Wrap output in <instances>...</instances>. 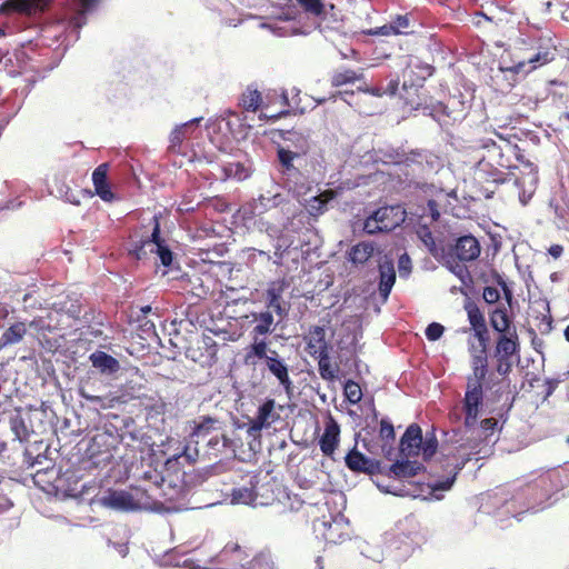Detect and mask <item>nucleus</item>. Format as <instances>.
<instances>
[{
	"mask_svg": "<svg viewBox=\"0 0 569 569\" xmlns=\"http://www.w3.org/2000/svg\"><path fill=\"white\" fill-rule=\"evenodd\" d=\"M307 343V351L329 350L330 347L326 341V328L323 326H311L308 333L303 337Z\"/></svg>",
	"mask_w": 569,
	"mask_h": 569,
	"instance_id": "45",
	"label": "nucleus"
},
{
	"mask_svg": "<svg viewBox=\"0 0 569 569\" xmlns=\"http://www.w3.org/2000/svg\"><path fill=\"white\" fill-rule=\"evenodd\" d=\"M202 120V117H196L183 123L177 124L169 136V149L177 151L180 149L184 140L198 137V133L200 132L199 127Z\"/></svg>",
	"mask_w": 569,
	"mask_h": 569,
	"instance_id": "27",
	"label": "nucleus"
},
{
	"mask_svg": "<svg viewBox=\"0 0 569 569\" xmlns=\"http://www.w3.org/2000/svg\"><path fill=\"white\" fill-rule=\"evenodd\" d=\"M248 558L246 551L238 543H227L219 553L209 558L213 569H234L243 565Z\"/></svg>",
	"mask_w": 569,
	"mask_h": 569,
	"instance_id": "21",
	"label": "nucleus"
},
{
	"mask_svg": "<svg viewBox=\"0 0 569 569\" xmlns=\"http://www.w3.org/2000/svg\"><path fill=\"white\" fill-rule=\"evenodd\" d=\"M207 448L208 453L214 457H218L219 455L223 453L224 451L229 450L230 453L234 455L236 452V445L233 440L226 437L224 435L218 436L214 435L210 437L207 440Z\"/></svg>",
	"mask_w": 569,
	"mask_h": 569,
	"instance_id": "47",
	"label": "nucleus"
},
{
	"mask_svg": "<svg viewBox=\"0 0 569 569\" xmlns=\"http://www.w3.org/2000/svg\"><path fill=\"white\" fill-rule=\"evenodd\" d=\"M423 469V465L417 460L403 458L396 460L389 467H383V473L392 479H407L417 476Z\"/></svg>",
	"mask_w": 569,
	"mask_h": 569,
	"instance_id": "31",
	"label": "nucleus"
},
{
	"mask_svg": "<svg viewBox=\"0 0 569 569\" xmlns=\"http://www.w3.org/2000/svg\"><path fill=\"white\" fill-rule=\"evenodd\" d=\"M489 323L499 333L493 349V358L520 357V342L516 329L511 331L512 318L505 306H498L489 312Z\"/></svg>",
	"mask_w": 569,
	"mask_h": 569,
	"instance_id": "8",
	"label": "nucleus"
},
{
	"mask_svg": "<svg viewBox=\"0 0 569 569\" xmlns=\"http://www.w3.org/2000/svg\"><path fill=\"white\" fill-rule=\"evenodd\" d=\"M217 422L218 420L210 416L201 417L200 421L196 422L192 428V436H196L198 439H204L209 436L210 431L213 429V425Z\"/></svg>",
	"mask_w": 569,
	"mask_h": 569,
	"instance_id": "56",
	"label": "nucleus"
},
{
	"mask_svg": "<svg viewBox=\"0 0 569 569\" xmlns=\"http://www.w3.org/2000/svg\"><path fill=\"white\" fill-rule=\"evenodd\" d=\"M375 212L378 222L382 224L387 232L401 226L407 218V211L401 204L383 206L376 209Z\"/></svg>",
	"mask_w": 569,
	"mask_h": 569,
	"instance_id": "30",
	"label": "nucleus"
},
{
	"mask_svg": "<svg viewBox=\"0 0 569 569\" xmlns=\"http://www.w3.org/2000/svg\"><path fill=\"white\" fill-rule=\"evenodd\" d=\"M343 396L351 405H357L362 399V391L358 382L347 379L343 383Z\"/></svg>",
	"mask_w": 569,
	"mask_h": 569,
	"instance_id": "54",
	"label": "nucleus"
},
{
	"mask_svg": "<svg viewBox=\"0 0 569 569\" xmlns=\"http://www.w3.org/2000/svg\"><path fill=\"white\" fill-rule=\"evenodd\" d=\"M405 104L411 110L420 111L423 116L431 117L439 123L442 118L451 117L449 107L443 102L436 100L428 93V91L421 92L420 96L416 94V97H407V102Z\"/></svg>",
	"mask_w": 569,
	"mask_h": 569,
	"instance_id": "18",
	"label": "nucleus"
},
{
	"mask_svg": "<svg viewBox=\"0 0 569 569\" xmlns=\"http://www.w3.org/2000/svg\"><path fill=\"white\" fill-rule=\"evenodd\" d=\"M359 79L356 71L347 69L341 72H337L332 76L331 83L333 87H341L348 83H353Z\"/></svg>",
	"mask_w": 569,
	"mask_h": 569,
	"instance_id": "62",
	"label": "nucleus"
},
{
	"mask_svg": "<svg viewBox=\"0 0 569 569\" xmlns=\"http://www.w3.org/2000/svg\"><path fill=\"white\" fill-rule=\"evenodd\" d=\"M528 169V172L522 174V177L517 178L513 177L512 182L519 192V201L522 206L528 204L531 200L538 184V170L532 163L528 162L525 166Z\"/></svg>",
	"mask_w": 569,
	"mask_h": 569,
	"instance_id": "26",
	"label": "nucleus"
},
{
	"mask_svg": "<svg viewBox=\"0 0 569 569\" xmlns=\"http://www.w3.org/2000/svg\"><path fill=\"white\" fill-rule=\"evenodd\" d=\"M452 260H453L452 262L450 260L447 261L449 270L455 276H457L462 283L466 284V280L467 279L470 280V273H469L467 267L461 263L462 261H459V260L456 261L455 259H452Z\"/></svg>",
	"mask_w": 569,
	"mask_h": 569,
	"instance_id": "64",
	"label": "nucleus"
},
{
	"mask_svg": "<svg viewBox=\"0 0 569 569\" xmlns=\"http://www.w3.org/2000/svg\"><path fill=\"white\" fill-rule=\"evenodd\" d=\"M346 467L355 473H365L370 477L383 473V466L380 460L370 458L358 450L355 445L345 456Z\"/></svg>",
	"mask_w": 569,
	"mask_h": 569,
	"instance_id": "19",
	"label": "nucleus"
},
{
	"mask_svg": "<svg viewBox=\"0 0 569 569\" xmlns=\"http://www.w3.org/2000/svg\"><path fill=\"white\" fill-rule=\"evenodd\" d=\"M147 243L149 244V249L151 247H157L158 244L166 243V239L161 234V226L159 216L154 214L152 217V230L150 234H143Z\"/></svg>",
	"mask_w": 569,
	"mask_h": 569,
	"instance_id": "55",
	"label": "nucleus"
},
{
	"mask_svg": "<svg viewBox=\"0 0 569 569\" xmlns=\"http://www.w3.org/2000/svg\"><path fill=\"white\" fill-rule=\"evenodd\" d=\"M58 311L67 315V317L70 319L78 320L80 319L81 315V306L79 300L69 299L59 303Z\"/></svg>",
	"mask_w": 569,
	"mask_h": 569,
	"instance_id": "58",
	"label": "nucleus"
},
{
	"mask_svg": "<svg viewBox=\"0 0 569 569\" xmlns=\"http://www.w3.org/2000/svg\"><path fill=\"white\" fill-rule=\"evenodd\" d=\"M263 362V368L272 376L287 393L293 389V382L289 375V366L277 350L270 349L268 341L251 342L244 353L243 362L247 366H258Z\"/></svg>",
	"mask_w": 569,
	"mask_h": 569,
	"instance_id": "5",
	"label": "nucleus"
},
{
	"mask_svg": "<svg viewBox=\"0 0 569 569\" xmlns=\"http://www.w3.org/2000/svg\"><path fill=\"white\" fill-rule=\"evenodd\" d=\"M248 317L251 318L253 325L250 331L251 342L267 341V336L272 335L284 319L277 317L276 311L266 306L261 310L251 311Z\"/></svg>",
	"mask_w": 569,
	"mask_h": 569,
	"instance_id": "17",
	"label": "nucleus"
},
{
	"mask_svg": "<svg viewBox=\"0 0 569 569\" xmlns=\"http://www.w3.org/2000/svg\"><path fill=\"white\" fill-rule=\"evenodd\" d=\"M403 167V177L399 180L402 191L427 197H433L441 191L435 183L428 181V178L436 174L442 167L441 159L433 152L426 149L411 150L407 154Z\"/></svg>",
	"mask_w": 569,
	"mask_h": 569,
	"instance_id": "4",
	"label": "nucleus"
},
{
	"mask_svg": "<svg viewBox=\"0 0 569 569\" xmlns=\"http://www.w3.org/2000/svg\"><path fill=\"white\" fill-rule=\"evenodd\" d=\"M422 447V429L417 423L407 427L399 440V455L403 458L418 457Z\"/></svg>",
	"mask_w": 569,
	"mask_h": 569,
	"instance_id": "23",
	"label": "nucleus"
},
{
	"mask_svg": "<svg viewBox=\"0 0 569 569\" xmlns=\"http://www.w3.org/2000/svg\"><path fill=\"white\" fill-rule=\"evenodd\" d=\"M219 131L223 129L234 139H244L251 126L244 122L238 112L227 110L217 120Z\"/></svg>",
	"mask_w": 569,
	"mask_h": 569,
	"instance_id": "25",
	"label": "nucleus"
},
{
	"mask_svg": "<svg viewBox=\"0 0 569 569\" xmlns=\"http://www.w3.org/2000/svg\"><path fill=\"white\" fill-rule=\"evenodd\" d=\"M276 150V170L283 182L297 192L309 189L315 177H322L327 162L323 153L310 154V159L293 153L284 148Z\"/></svg>",
	"mask_w": 569,
	"mask_h": 569,
	"instance_id": "3",
	"label": "nucleus"
},
{
	"mask_svg": "<svg viewBox=\"0 0 569 569\" xmlns=\"http://www.w3.org/2000/svg\"><path fill=\"white\" fill-rule=\"evenodd\" d=\"M267 233L269 237L276 238V243L273 244L274 252H273V264L277 267L282 266V260L284 257V253L290 248V241L287 236L282 233V231L277 228L276 226H268L267 227Z\"/></svg>",
	"mask_w": 569,
	"mask_h": 569,
	"instance_id": "43",
	"label": "nucleus"
},
{
	"mask_svg": "<svg viewBox=\"0 0 569 569\" xmlns=\"http://www.w3.org/2000/svg\"><path fill=\"white\" fill-rule=\"evenodd\" d=\"M100 0H73V12L70 24L76 40L79 39L80 29L87 23V16L96 10Z\"/></svg>",
	"mask_w": 569,
	"mask_h": 569,
	"instance_id": "34",
	"label": "nucleus"
},
{
	"mask_svg": "<svg viewBox=\"0 0 569 569\" xmlns=\"http://www.w3.org/2000/svg\"><path fill=\"white\" fill-rule=\"evenodd\" d=\"M310 356L318 360V371L321 379L328 382H336L341 378V371L337 363H331L329 350L310 351Z\"/></svg>",
	"mask_w": 569,
	"mask_h": 569,
	"instance_id": "35",
	"label": "nucleus"
},
{
	"mask_svg": "<svg viewBox=\"0 0 569 569\" xmlns=\"http://www.w3.org/2000/svg\"><path fill=\"white\" fill-rule=\"evenodd\" d=\"M149 251L150 253L156 254L159 266L164 268L162 276L168 274L170 271L180 269L177 256L167 242L158 244L157 247H151Z\"/></svg>",
	"mask_w": 569,
	"mask_h": 569,
	"instance_id": "40",
	"label": "nucleus"
},
{
	"mask_svg": "<svg viewBox=\"0 0 569 569\" xmlns=\"http://www.w3.org/2000/svg\"><path fill=\"white\" fill-rule=\"evenodd\" d=\"M286 287L284 280L272 281L264 292V306L272 308L280 318H287L289 313V308L282 299Z\"/></svg>",
	"mask_w": 569,
	"mask_h": 569,
	"instance_id": "29",
	"label": "nucleus"
},
{
	"mask_svg": "<svg viewBox=\"0 0 569 569\" xmlns=\"http://www.w3.org/2000/svg\"><path fill=\"white\" fill-rule=\"evenodd\" d=\"M96 432L87 447L86 455L90 467L103 468L113 460V451L118 445L113 442V438Z\"/></svg>",
	"mask_w": 569,
	"mask_h": 569,
	"instance_id": "15",
	"label": "nucleus"
},
{
	"mask_svg": "<svg viewBox=\"0 0 569 569\" xmlns=\"http://www.w3.org/2000/svg\"><path fill=\"white\" fill-rule=\"evenodd\" d=\"M463 309L467 312L468 321L470 323L471 330L473 331V336L479 342L478 350H476L473 345L469 347V350L471 351L470 363L471 366L488 367V346L490 342V333L485 315L478 305L471 299H466Z\"/></svg>",
	"mask_w": 569,
	"mask_h": 569,
	"instance_id": "9",
	"label": "nucleus"
},
{
	"mask_svg": "<svg viewBox=\"0 0 569 569\" xmlns=\"http://www.w3.org/2000/svg\"><path fill=\"white\" fill-rule=\"evenodd\" d=\"M373 251L375 247L371 242H358L349 249L348 260L353 264H363L372 257Z\"/></svg>",
	"mask_w": 569,
	"mask_h": 569,
	"instance_id": "46",
	"label": "nucleus"
},
{
	"mask_svg": "<svg viewBox=\"0 0 569 569\" xmlns=\"http://www.w3.org/2000/svg\"><path fill=\"white\" fill-rule=\"evenodd\" d=\"M438 449V440L436 437L435 429L427 431L426 435H422V447L421 455L423 460H429L437 452Z\"/></svg>",
	"mask_w": 569,
	"mask_h": 569,
	"instance_id": "53",
	"label": "nucleus"
},
{
	"mask_svg": "<svg viewBox=\"0 0 569 569\" xmlns=\"http://www.w3.org/2000/svg\"><path fill=\"white\" fill-rule=\"evenodd\" d=\"M27 419L28 418L21 412V410H17V412L10 417V428L16 438L21 442L28 440L31 432V428L28 426Z\"/></svg>",
	"mask_w": 569,
	"mask_h": 569,
	"instance_id": "49",
	"label": "nucleus"
},
{
	"mask_svg": "<svg viewBox=\"0 0 569 569\" xmlns=\"http://www.w3.org/2000/svg\"><path fill=\"white\" fill-rule=\"evenodd\" d=\"M161 482L162 485L168 482V488L163 491V496L166 497V501L168 503V511L179 512L198 508L191 502V489L189 485L192 482V480L190 476L186 475V472H183L182 483L178 487V489L177 485L172 483V481H168L164 476H161Z\"/></svg>",
	"mask_w": 569,
	"mask_h": 569,
	"instance_id": "14",
	"label": "nucleus"
},
{
	"mask_svg": "<svg viewBox=\"0 0 569 569\" xmlns=\"http://www.w3.org/2000/svg\"><path fill=\"white\" fill-rule=\"evenodd\" d=\"M234 569H277V566L270 552L261 551L250 560L247 558L242 566Z\"/></svg>",
	"mask_w": 569,
	"mask_h": 569,
	"instance_id": "48",
	"label": "nucleus"
},
{
	"mask_svg": "<svg viewBox=\"0 0 569 569\" xmlns=\"http://www.w3.org/2000/svg\"><path fill=\"white\" fill-rule=\"evenodd\" d=\"M481 279L483 280V282L488 283L490 281L495 282L498 287H500L502 293H503V298L505 300L508 302V305L510 306L513 301V292H512V289L511 287L507 283V281L505 280V278L502 277V274H500L498 271L496 270H492L490 276H486V274H482L481 276Z\"/></svg>",
	"mask_w": 569,
	"mask_h": 569,
	"instance_id": "50",
	"label": "nucleus"
},
{
	"mask_svg": "<svg viewBox=\"0 0 569 569\" xmlns=\"http://www.w3.org/2000/svg\"><path fill=\"white\" fill-rule=\"evenodd\" d=\"M481 247L472 234H465L456 239L449 250L451 259L459 261H473L480 256Z\"/></svg>",
	"mask_w": 569,
	"mask_h": 569,
	"instance_id": "24",
	"label": "nucleus"
},
{
	"mask_svg": "<svg viewBox=\"0 0 569 569\" xmlns=\"http://www.w3.org/2000/svg\"><path fill=\"white\" fill-rule=\"evenodd\" d=\"M274 149L284 148L296 154L310 159V154L323 153L321 149H315L307 129H276L272 132Z\"/></svg>",
	"mask_w": 569,
	"mask_h": 569,
	"instance_id": "11",
	"label": "nucleus"
},
{
	"mask_svg": "<svg viewBox=\"0 0 569 569\" xmlns=\"http://www.w3.org/2000/svg\"><path fill=\"white\" fill-rule=\"evenodd\" d=\"M500 430L499 421L495 418H486L472 427H463V430H452L453 437H458L461 442H472L477 449V456L482 452V445L488 446L492 442L493 433Z\"/></svg>",
	"mask_w": 569,
	"mask_h": 569,
	"instance_id": "13",
	"label": "nucleus"
},
{
	"mask_svg": "<svg viewBox=\"0 0 569 569\" xmlns=\"http://www.w3.org/2000/svg\"><path fill=\"white\" fill-rule=\"evenodd\" d=\"M555 59V53L541 46H531V48H519L515 58L502 56L498 63V69L506 74L508 80L517 82L525 78L531 71L536 70Z\"/></svg>",
	"mask_w": 569,
	"mask_h": 569,
	"instance_id": "6",
	"label": "nucleus"
},
{
	"mask_svg": "<svg viewBox=\"0 0 569 569\" xmlns=\"http://www.w3.org/2000/svg\"><path fill=\"white\" fill-rule=\"evenodd\" d=\"M149 244L147 243L143 234L137 232L130 234L128 242L126 243V250L130 259L140 261L148 258Z\"/></svg>",
	"mask_w": 569,
	"mask_h": 569,
	"instance_id": "44",
	"label": "nucleus"
},
{
	"mask_svg": "<svg viewBox=\"0 0 569 569\" xmlns=\"http://www.w3.org/2000/svg\"><path fill=\"white\" fill-rule=\"evenodd\" d=\"M98 502L107 509L126 513L149 509L136 499L130 491L124 489L109 488L103 496L98 499Z\"/></svg>",
	"mask_w": 569,
	"mask_h": 569,
	"instance_id": "16",
	"label": "nucleus"
},
{
	"mask_svg": "<svg viewBox=\"0 0 569 569\" xmlns=\"http://www.w3.org/2000/svg\"><path fill=\"white\" fill-rule=\"evenodd\" d=\"M12 318L8 320V327L3 330L0 337V349L19 343L27 335V322L14 320Z\"/></svg>",
	"mask_w": 569,
	"mask_h": 569,
	"instance_id": "38",
	"label": "nucleus"
},
{
	"mask_svg": "<svg viewBox=\"0 0 569 569\" xmlns=\"http://www.w3.org/2000/svg\"><path fill=\"white\" fill-rule=\"evenodd\" d=\"M257 477H251L249 486L236 487L231 489L230 501L232 505H256L257 500Z\"/></svg>",
	"mask_w": 569,
	"mask_h": 569,
	"instance_id": "41",
	"label": "nucleus"
},
{
	"mask_svg": "<svg viewBox=\"0 0 569 569\" xmlns=\"http://www.w3.org/2000/svg\"><path fill=\"white\" fill-rule=\"evenodd\" d=\"M287 201V194L281 191L279 184H271L270 189L259 194L249 203L250 212L253 216H261L267 211L277 208Z\"/></svg>",
	"mask_w": 569,
	"mask_h": 569,
	"instance_id": "22",
	"label": "nucleus"
},
{
	"mask_svg": "<svg viewBox=\"0 0 569 569\" xmlns=\"http://www.w3.org/2000/svg\"><path fill=\"white\" fill-rule=\"evenodd\" d=\"M108 163L99 164L92 172V183L96 194L104 202H112L117 198L108 179Z\"/></svg>",
	"mask_w": 569,
	"mask_h": 569,
	"instance_id": "33",
	"label": "nucleus"
},
{
	"mask_svg": "<svg viewBox=\"0 0 569 569\" xmlns=\"http://www.w3.org/2000/svg\"><path fill=\"white\" fill-rule=\"evenodd\" d=\"M379 282L378 291L383 301H387L396 282V270L393 260L386 258L378 266Z\"/></svg>",
	"mask_w": 569,
	"mask_h": 569,
	"instance_id": "37",
	"label": "nucleus"
},
{
	"mask_svg": "<svg viewBox=\"0 0 569 569\" xmlns=\"http://www.w3.org/2000/svg\"><path fill=\"white\" fill-rule=\"evenodd\" d=\"M435 71L436 68L431 63H427L418 57H410L403 70V82L399 93L405 103L407 97L411 98L427 92L425 82L433 76Z\"/></svg>",
	"mask_w": 569,
	"mask_h": 569,
	"instance_id": "10",
	"label": "nucleus"
},
{
	"mask_svg": "<svg viewBox=\"0 0 569 569\" xmlns=\"http://www.w3.org/2000/svg\"><path fill=\"white\" fill-rule=\"evenodd\" d=\"M379 438L382 442H395V427L392 421L388 417H383L380 420Z\"/></svg>",
	"mask_w": 569,
	"mask_h": 569,
	"instance_id": "61",
	"label": "nucleus"
},
{
	"mask_svg": "<svg viewBox=\"0 0 569 569\" xmlns=\"http://www.w3.org/2000/svg\"><path fill=\"white\" fill-rule=\"evenodd\" d=\"M91 366L101 376L114 378L121 370L120 362L117 358L102 350H96L89 356Z\"/></svg>",
	"mask_w": 569,
	"mask_h": 569,
	"instance_id": "32",
	"label": "nucleus"
},
{
	"mask_svg": "<svg viewBox=\"0 0 569 569\" xmlns=\"http://www.w3.org/2000/svg\"><path fill=\"white\" fill-rule=\"evenodd\" d=\"M151 437L147 435H141V443L149 448V457L151 465L157 469L158 466H162L163 470L171 473H178L183 463L182 460L191 463L194 459L188 453L187 447H184L181 451L174 452L170 456H167V451L164 450V442L160 445H156L154 442H150Z\"/></svg>",
	"mask_w": 569,
	"mask_h": 569,
	"instance_id": "12",
	"label": "nucleus"
},
{
	"mask_svg": "<svg viewBox=\"0 0 569 569\" xmlns=\"http://www.w3.org/2000/svg\"><path fill=\"white\" fill-rule=\"evenodd\" d=\"M112 420L113 421L104 422L103 426L98 428L96 432H100L103 436H110L109 438H113V442L116 445L122 442L126 437H129L131 440H139L141 442L142 433L140 431H123V428L127 427L126 418L113 416Z\"/></svg>",
	"mask_w": 569,
	"mask_h": 569,
	"instance_id": "28",
	"label": "nucleus"
},
{
	"mask_svg": "<svg viewBox=\"0 0 569 569\" xmlns=\"http://www.w3.org/2000/svg\"><path fill=\"white\" fill-rule=\"evenodd\" d=\"M303 206L308 216L317 218L323 213L326 209V201L319 196H311L309 199H305Z\"/></svg>",
	"mask_w": 569,
	"mask_h": 569,
	"instance_id": "57",
	"label": "nucleus"
},
{
	"mask_svg": "<svg viewBox=\"0 0 569 569\" xmlns=\"http://www.w3.org/2000/svg\"><path fill=\"white\" fill-rule=\"evenodd\" d=\"M476 174L480 180L486 182H493L496 184H502L512 181L513 174L505 173L492 164L486 161H480L477 164Z\"/></svg>",
	"mask_w": 569,
	"mask_h": 569,
	"instance_id": "39",
	"label": "nucleus"
},
{
	"mask_svg": "<svg viewBox=\"0 0 569 569\" xmlns=\"http://www.w3.org/2000/svg\"><path fill=\"white\" fill-rule=\"evenodd\" d=\"M485 392L478 386H466L462 398V412L465 415L463 427H472L478 422L480 411L483 407Z\"/></svg>",
	"mask_w": 569,
	"mask_h": 569,
	"instance_id": "20",
	"label": "nucleus"
},
{
	"mask_svg": "<svg viewBox=\"0 0 569 569\" xmlns=\"http://www.w3.org/2000/svg\"><path fill=\"white\" fill-rule=\"evenodd\" d=\"M224 174L228 178H233L239 181L246 180L250 177L249 167L240 161L228 162L223 166Z\"/></svg>",
	"mask_w": 569,
	"mask_h": 569,
	"instance_id": "52",
	"label": "nucleus"
},
{
	"mask_svg": "<svg viewBox=\"0 0 569 569\" xmlns=\"http://www.w3.org/2000/svg\"><path fill=\"white\" fill-rule=\"evenodd\" d=\"M298 17H300V12L292 0L279 1L277 6L271 7L270 12L266 16H248V18L261 20L259 28L269 30L277 37L308 34V31L296 24Z\"/></svg>",
	"mask_w": 569,
	"mask_h": 569,
	"instance_id": "7",
	"label": "nucleus"
},
{
	"mask_svg": "<svg viewBox=\"0 0 569 569\" xmlns=\"http://www.w3.org/2000/svg\"><path fill=\"white\" fill-rule=\"evenodd\" d=\"M560 479L557 472H547L526 485L502 506V512L510 513L518 521L526 512H538L552 506L559 498Z\"/></svg>",
	"mask_w": 569,
	"mask_h": 569,
	"instance_id": "2",
	"label": "nucleus"
},
{
	"mask_svg": "<svg viewBox=\"0 0 569 569\" xmlns=\"http://www.w3.org/2000/svg\"><path fill=\"white\" fill-rule=\"evenodd\" d=\"M472 375L467 377V386H478L483 389V383L488 375V367L471 366Z\"/></svg>",
	"mask_w": 569,
	"mask_h": 569,
	"instance_id": "59",
	"label": "nucleus"
},
{
	"mask_svg": "<svg viewBox=\"0 0 569 569\" xmlns=\"http://www.w3.org/2000/svg\"><path fill=\"white\" fill-rule=\"evenodd\" d=\"M475 456H477L475 443L461 442L453 435L441 445L439 457L430 466V480L427 483L428 498L441 500L443 492L453 487L459 472Z\"/></svg>",
	"mask_w": 569,
	"mask_h": 569,
	"instance_id": "1",
	"label": "nucleus"
},
{
	"mask_svg": "<svg viewBox=\"0 0 569 569\" xmlns=\"http://www.w3.org/2000/svg\"><path fill=\"white\" fill-rule=\"evenodd\" d=\"M406 152L391 146L379 147L372 151V160L383 164H402L407 158Z\"/></svg>",
	"mask_w": 569,
	"mask_h": 569,
	"instance_id": "42",
	"label": "nucleus"
},
{
	"mask_svg": "<svg viewBox=\"0 0 569 569\" xmlns=\"http://www.w3.org/2000/svg\"><path fill=\"white\" fill-rule=\"evenodd\" d=\"M340 441V426L330 418L326 423L323 433L319 438V447L323 456L332 458Z\"/></svg>",
	"mask_w": 569,
	"mask_h": 569,
	"instance_id": "36",
	"label": "nucleus"
},
{
	"mask_svg": "<svg viewBox=\"0 0 569 569\" xmlns=\"http://www.w3.org/2000/svg\"><path fill=\"white\" fill-rule=\"evenodd\" d=\"M274 405L276 402L273 399H266L261 405H259L254 418L269 427V419L274 410Z\"/></svg>",
	"mask_w": 569,
	"mask_h": 569,
	"instance_id": "60",
	"label": "nucleus"
},
{
	"mask_svg": "<svg viewBox=\"0 0 569 569\" xmlns=\"http://www.w3.org/2000/svg\"><path fill=\"white\" fill-rule=\"evenodd\" d=\"M262 102L261 93L258 89H251V87H248V89L242 93L240 103L247 111H257Z\"/></svg>",
	"mask_w": 569,
	"mask_h": 569,
	"instance_id": "51",
	"label": "nucleus"
},
{
	"mask_svg": "<svg viewBox=\"0 0 569 569\" xmlns=\"http://www.w3.org/2000/svg\"><path fill=\"white\" fill-rule=\"evenodd\" d=\"M58 192H59L60 197L64 201H67V202H69L71 204H74V206H79L80 204V197H79V194L83 193L84 190H73L68 184L62 183L58 188Z\"/></svg>",
	"mask_w": 569,
	"mask_h": 569,
	"instance_id": "63",
	"label": "nucleus"
}]
</instances>
